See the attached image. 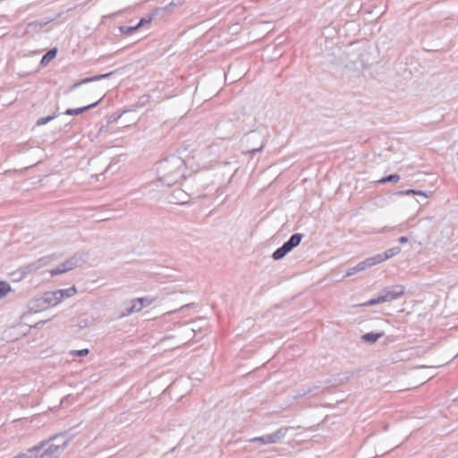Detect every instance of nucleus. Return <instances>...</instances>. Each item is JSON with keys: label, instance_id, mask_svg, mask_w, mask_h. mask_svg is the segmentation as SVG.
<instances>
[{"label": "nucleus", "instance_id": "obj_1", "mask_svg": "<svg viewBox=\"0 0 458 458\" xmlns=\"http://www.w3.org/2000/svg\"><path fill=\"white\" fill-rule=\"evenodd\" d=\"M184 160L175 155L160 161L157 168L158 180L161 183L169 187L184 177Z\"/></svg>", "mask_w": 458, "mask_h": 458}, {"label": "nucleus", "instance_id": "obj_2", "mask_svg": "<svg viewBox=\"0 0 458 458\" xmlns=\"http://www.w3.org/2000/svg\"><path fill=\"white\" fill-rule=\"evenodd\" d=\"M302 238V233H296L292 234L291 237L281 247L273 252L272 258L275 260L282 259L301 243Z\"/></svg>", "mask_w": 458, "mask_h": 458}, {"label": "nucleus", "instance_id": "obj_3", "mask_svg": "<svg viewBox=\"0 0 458 458\" xmlns=\"http://www.w3.org/2000/svg\"><path fill=\"white\" fill-rule=\"evenodd\" d=\"M59 446L60 445H55L50 443L49 440H45L33 448H38L37 450V455L38 458H58L63 453Z\"/></svg>", "mask_w": 458, "mask_h": 458}, {"label": "nucleus", "instance_id": "obj_4", "mask_svg": "<svg viewBox=\"0 0 458 458\" xmlns=\"http://www.w3.org/2000/svg\"><path fill=\"white\" fill-rule=\"evenodd\" d=\"M288 428H280L276 431L267 434L262 437H254L250 439V442L260 443L261 445L276 444L279 443L286 435Z\"/></svg>", "mask_w": 458, "mask_h": 458}, {"label": "nucleus", "instance_id": "obj_5", "mask_svg": "<svg viewBox=\"0 0 458 458\" xmlns=\"http://www.w3.org/2000/svg\"><path fill=\"white\" fill-rule=\"evenodd\" d=\"M379 293L383 302L392 301L404 294V286L401 284L393 285L384 288Z\"/></svg>", "mask_w": 458, "mask_h": 458}, {"label": "nucleus", "instance_id": "obj_6", "mask_svg": "<svg viewBox=\"0 0 458 458\" xmlns=\"http://www.w3.org/2000/svg\"><path fill=\"white\" fill-rule=\"evenodd\" d=\"M37 301L39 302L38 308L41 310H45L48 306H55L61 302L56 291L45 293L40 299L37 300Z\"/></svg>", "mask_w": 458, "mask_h": 458}, {"label": "nucleus", "instance_id": "obj_7", "mask_svg": "<svg viewBox=\"0 0 458 458\" xmlns=\"http://www.w3.org/2000/svg\"><path fill=\"white\" fill-rule=\"evenodd\" d=\"M78 263H79V259L76 257H72V258L66 259L65 261L62 262L61 264H59L56 267L53 268L50 271V275L52 276H58L63 273L68 272V271L73 269L74 267H76L78 266Z\"/></svg>", "mask_w": 458, "mask_h": 458}, {"label": "nucleus", "instance_id": "obj_8", "mask_svg": "<svg viewBox=\"0 0 458 458\" xmlns=\"http://www.w3.org/2000/svg\"><path fill=\"white\" fill-rule=\"evenodd\" d=\"M377 263L376 262V259L374 256L369 257L360 262H359L356 266L350 267L345 274V276H351L355 275L358 272H361L369 267H371Z\"/></svg>", "mask_w": 458, "mask_h": 458}, {"label": "nucleus", "instance_id": "obj_9", "mask_svg": "<svg viewBox=\"0 0 458 458\" xmlns=\"http://www.w3.org/2000/svg\"><path fill=\"white\" fill-rule=\"evenodd\" d=\"M72 435L68 432H63L50 437L47 440L55 445H61L60 450L63 452L68 443L71 441Z\"/></svg>", "mask_w": 458, "mask_h": 458}, {"label": "nucleus", "instance_id": "obj_10", "mask_svg": "<svg viewBox=\"0 0 458 458\" xmlns=\"http://www.w3.org/2000/svg\"><path fill=\"white\" fill-rule=\"evenodd\" d=\"M55 18L48 19V20L43 21H34L29 22V23H27V27L25 29L24 34H27V35L38 34L41 31V30L45 26H47V24H49L50 22L55 21Z\"/></svg>", "mask_w": 458, "mask_h": 458}, {"label": "nucleus", "instance_id": "obj_11", "mask_svg": "<svg viewBox=\"0 0 458 458\" xmlns=\"http://www.w3.org/2000/svg\"><path fill=\"white\" fill-rule=\"evenodd\" d=\"M252 140H260V144L258 147H251V148H250L247 150V152L248 153H252V154L257 153V152H260L263 149L264 146H265L263 135H261L260 133L257 132L256 131H250L247 134V140L250 141Z\"/></svg>", "mask_w": 458, "mask_h": 458}, {"label": "nucleus", "instance_id": "obj_12", "mask_svg": "<svg viewBox=\"0 0 458 458\" xmlns=\"http://www.w3.org/2000/svg\"><path fill=\"white\" fill-rule=\"evenodd\" d=\"M400 252H401V248L399 246H394L393 248L388 249L387 250H386L383 253L374 255V257L376 259V262L377 264H379L392 257L396 256Z\"/></svg>", "mask_w": 458, "mask_h": 458}, {"label": "nucleus", "instance_id": "obj_13", "mask_svg": "<svg viewBox=\"0 0 458 458\" xmlns=\"http://www.w3.org/2000/svg\"><path fill=\"white\" fill-rule=\"evenodd\" d=\"M113 73H114V72H111L105 73V74H99V75H95V76H92V77L85 78V79H83V80L74 83L73 85H72L70 87V91L74 90L75 89H77L78 87H80L82 84H86V83H89V82L97 81H99V80H102V79L108 78Z\"/></svg>", "mask_w": 458, "mask_h": 458}, {"label": "nucleus", "instance_id": "obj_14", "mask_svg": "<svg viewBox=\"0 0 458 458\" xmlns=\"http://www.w3.org/2000/svg\"><path fill=\"white\" fill-rule=\"evenodd\" d=\"M102 99H103V98H99L98 101H96V102H94L92 104H89V105L82 106V107L68 108V109H66V111L64 114H67V115H79V114H81L84 112L96 107L101 102Z\"/></svg>", "mask_w": 458, "mask_h": 458}, {"label": "nucleus", "instance_id": "obj_15", "mask_svg": "<svg viewBox=\"0 0 458 458\" xmlns=\"http://www.w3.org/2000/svg\"><path fill=\"white\" fill-rule=\"evenodd\" d=\"M142 310V306L140 302H138V299H134L131 301V305L124 309V310L121 313L120 317L123 318L131 315L133 312H139Z\"/></svg>", "mask_w": 458, "mask_h": 458}, {"label": "nucleus", "instance_id": "obj_16", "mask_svg": "<svg viewBox=\"0 0 458 458\" xmlns=\"http://www.w3.org/2000/svg\"><path fill=\"white\" fill-rule=\"evenodd\" d=\"M171 201H174L179 204L188 203V195L182 190H176L172 195Z\"/></svg>", "mask_w": 458, "mask_h": 458}, {"label": "nucleus", "instance_id": "obj_17", "mask_svg": "<svg viewBox=\"0 0 458 458\" xmlns=\"http://www.w3.org/2000/svg\"><path fill=\"white\" fill-rule=\"evenodd\" d=\"M384 335H385L384 332H379V333L369 332V333H366V334L362 335L361 339L365 343L374 344L378 339L383 337Z\"/></svg>", "mask_w": 458, "mask_h": 458}, {"label": "nucleus", "instance_id": "obj_18", "mask_svg": "<svg viewBox=\"0 0 458 458\" xmlns=\"http://www.w3.org/2000/svg\"><path fill=\"white\" fill-rule=\"evenodd\" d=\"M57 48L54 47L48 50L41 58L40 65H47L51 60H53L57 55Z\"/></svg>", "mask_w": 458, "mask_h": 458}, {"label": "nucleus", "instance_id": "obj_19", "mask_svg": "<svg viewBox=\"0 0 458 458\" xmlns=\"http://www.w3.org/2000/svg\"><path fill=\"white\" fill-rule=\"evenodd\" d=\"M56 292L60 297V301H62L64 298H70L73 296L77 293V290L74 286H72L67 289L56 290Z\"/></svg>", "mask_w": 458, "mask_h": 458}, {"label": "nucleus", "instance_id": "obj_20", "mask_svg": "<svg viewBox=\"0 0 458 458\" xmlns=\"http://www.w3.org/2000/svg\"><path fill=\"white\" fill-rule=\"evenodd\" d=\"M157 10H156L154 13H150V14H148V15H147L146 17H142V18L140 20V21L136 24V25H137V27H138V29H140V28L143 27V26H144V25H146V24L150 23V22L153 21V19H154V17H155L156 13H157Z\"/></svg>", "mask_w": 458, "mask_h": 458}, {"label": "nucleus", "instance_id": "obj_21", "mask_svg": "<svg viewBox=\"0 0 458 458\" xmlns=\"http://www.w3.org/2000/svg\"><path fill=\"white\" fill-rule=\"evenodd\" d=\"M400 180V175L394 174L382 177L377 181L378 183L386 184V182H397Z\"/></svg>", "mask_w": 458, "mask_h": 458}, {"label": "nucleus", "instance_id": "obj_22", "mask_svg": "<svg viewBox=\"0 0 458 458\" xmlns=\"http://www.w3.org/2000/svg\"><path fill=\"white\" fill-rule=\"evenodd\" d=\"M59 115V114L57 113H54L53 114L51 115H48V116H46V117H41L39 119H38V121L36 122V125L37 126H41V125H45L47 124V123L53 121L55 118H56L57 116Z\"/></svg>", "mask_w": 458, "mask_h": 458}, {"label": "nucleus", "instance_id": "obj_23", "mask_svg": "<svg viewBox=\"0 0 458 458\" xmlns=\"http://www.w3.org/2000/svg\"><path fill=\"white\" fill-rule=\"evenodd\" d=\"M11 290V286L7 282L0 281V299L6 296Z\"/></svg>", "mask_w": 458, "mask_h": 458}, {"label": "nucleus", "instance_id": "obj_24", "mask_svg": "<svg viewBox=\"0 0 458 458\" xmlns=\"http://www.w3.org/2000/svg\"><path fill=\"white\" fill-rule=\"evenodd\" d=\"M139 29H138L137 25H133V26L123 25V26H120V28H119V30L121 31V33H123L124 35L132 34L133 32L137 31Z\"/></svg>", "mask_w": 458, "mask_h": 458}, {"label": "nucleus", "instance_id": "obj_25", "mask_svg": "<svg viewBox=\"0 0 458 458\" xmlns=\"http://www.w3.org/2000/svg\"><path fill=\"white\" fill-rule=\"evenodd\" d=\"M380 303H383V301H381L380 293H378L377 297L372 298V299L369 300L368 301H366L362 305L363 306H374V305L380 304Z\"/></svg>", "mask_w": 458, "mask_h": 458}, {"label": "nucleus", "instance_id": "obj_26", "mask_svg": "<svg viewBox=\"0 0 458 458\" xmlns=\"http://www.w3.org/2000/svg\"><path fill=\"white\" fill-rule=\"evenodd\" d=\"M89 352V349H81V350H75L72 351L71 354L77 357H84L88 355Z\"/></svg>", "mask_w": 458, "mask_h": 458}, {"label": "nucleus", "instance_id": "obj_27", "mask_svg": "<svg viewBox=\"0 0 458 458\" xmlns=\"http://www.w3.org/2000/svg\"><path fill=\"white\" fill-rule=\"evenodd\" d=\"M399 194H407V195H410V194H418V195H420L422 196L423 198H427V195L422 192V191H417L415 190H407L405 191H399L398 192Z\"/></svg>", "mask_w": 458, "mask_h": 458}, {"label": "nucleus", "instance_id": "obj_28", "mask_svg": "<svg viewBox=\"0 0 458 458\" xmlns=\"http://www.w3.org/2000/svg\"><path fill=\"white\" fill-rule=\"evenodd\" d=\"M138 302L141 304L142 309L151 304V301L148 298H138Z\"/></svg>", "mask_w": 458, "mask_h": 458}, {"label": "nucleus", "instance_id": "obj_29", "mask_svg": "<svg viewBox=\"0 0 458 458\" xmlns=\"http://www.w3.org/2000/svg\"><path fill=\"white\" fill-rule=\"evenodd\" d=\"M319 388H320V386H317V385H316V386H311V387H308V388H307V390H305V391L303 392V394H311V393H313L314 391L318 390Z\"/></svg>", "mask_w": 458, "mask_h": 458}, {"label": "nucleus", "instance_id": "obj_30", "mask_svg": "<svg viewBox=\"0 0 458 458\" xmlns=\"http://www.w3.org/2000/svg\"><path fill=\"white\" fill-rule=\"evenodd\" d=\"M400 243H406L408 242V238L406 236H402L398 239Z\"/></svg>", "mask_w": 458, "mask_h": 458}]
</instances>
